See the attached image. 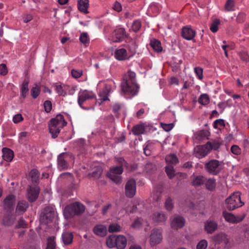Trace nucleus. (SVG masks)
<instances>
[{"label":"nucleus","mask_w":249,"mask_h":249,"mask_svg":"<svg viewBox=\"0 0 249 249\" xmlns=\"http://www.w3.org/2000/svg\"><path fill=\"white\" fill-rule=\"evenodd\" d=\"M145 170L147 172L152 173L157 170V167L154 163L147 162L145 165Z\"/></svg>","instance_id":"3c124183"},{"label":"nucleus","mask_w":249,"mask_h":249,"mask_svg":"<svg viewBox=\"0 0 249 249\" xmlns=\"http://www.w3.org/2000/svg\"><path fill=\"white\" fill-rule=\"evenodd\" d=\"M123 172V168L122 166H117L113 167L109 169V173H114L116 174H122Z\"/></svg>","instance_id":"603ef678"},{"label":"nucleus","mask_w":249,"mask_h":249,"mask_svg":"<svg viewBox=\"0 0 249 249\" xmlns=\"http://www.w3.org/2000/svg\"><path fill=\"white\" fill-rule=\"evenodd\" d=\"M66 154V153H62L58 157V166L61 169H67L69 166L68 162L64 160V156Z\"/></svg>","instance_id":"b1692460"},{"label":"nucleus","mask_w":249,"mask_h":249,"mask_svg":"<svg viewBox=\"0 0 249 249\" xmlns=\"http://www.w3.org/2000/svg\"><path fill=\"white\" fill-rule=\"evenodd\" d=\"M206 181V179L202 176H197L194 178L192 184L195 186H200L203 184Z\"/></svg>","instance_id":"2f4dec72"},{"label":"nucleus","mask_w":249,"mask_h":249,"mask_svg":"<svg viewBox=\"0 0 249 249\" xmlns=\"http://www.w3.org/2000/svg\"><path fill=\"white\" fill-rule=\"evenodd\" d=\"M239 55L241 60L246 63L249 62V55L247 53L242 52L239 53Z\"/></svg>","instance_id":"680f3d73"},{"label":"nucleus","mask_w":249,"mask_h":249,"mask_svg":"<svg viewBox=\"0 0 249 249\" xmlns=\"http://www.w3.org/2000/svg\"><path fill=\"white\" fill-rule=\"evenodd\" d=\"M40 90L37 87H33L31 90V95L33 98L36 99L39 95Z\"/></svg>","instance_id":"4d7b16f0"},{"label":"nucleus","mask_w":249,"mask_h":249,"mask_svg":"<svg viewBox=\"0 0 249 249\" xmlns=\"http://www.w3.org/2000/svg\"><path fill=\"white\" fill-rule=\"evenodd\" d=\"M207 145L209 149V151L213 149L214 150H217L220 147L221 143L217 140H214L212 142H208L207 143Z\"/></svg>","instance_id":"c9c22d12"},{"label":"nucleus","mask_w":249,"mask_h":249,"mask_svg":"<svg viewBox=\"0 0 249 249\" xmlns=\"http://www.w3.org/2000/svg\"><path fill=\"white\" fill-rule=\"evenodd\" d=\"M217 223L214 221L208 220L205 223V230L208 233H213L217 230Z\"/></svg>","instance_id":"a211bd4d"},{"label":"nucleus","mask_w":249,"mask_h":249,"mask_svg":"<svg viewBox=\"0 0 249 249\" xmlns=\"http://www.w3.org/2000/svg\"><path fill=\"white\" fill-rule=\"evenodd\" d=\"M115 57L119 60H124L126 58V51L124 49H121L115 52Z\"/></svg>","instance_id":"c756f323"},{"label":"nucleus","mask_w":249,"mask_h":249,"mask_svg":"<svg viewBox=\"0 0 249 249\" xmlns=\"http://www.w3.org/2000/svg\"><path fill=\"white\" fill-rule=\"evenodd\" d=\"M164 206L166 209L168 211H171L174 208L173 200L170 196H168L165 200Z\"/></svg>","instance_id":"09e8293b"},{"label":"nucleus","mask_w":249,"mask_h":249,"mask_svg":"<svg viewBox=\"0 0 249 249\" xmlns=\"http://www.w3.org/2000/svg\"><path fill=\"white\" fill-rule=\"evenodd\" d=\"M209 152V149L206 143L202 145H198L194 149L196 156L199 159L205 157Z\"/></svg>","instance_id":"f8f14e48"},{"label":"nucleus","mask_w":249,"mask_h":249,"mask_svg":"<svg viewBox=\"0 0 249 249\" xmlns=\"http://www.w3.org/2000/svg\"><path fill=\"white\" fill-rule=\"evenodd\" d=\"M89 7V0H78L77 4L78 9L84 14L89 13L88 9Z\"/></svg>","instance_id":"6ab92c4d"},{"label":"nucleus","mask_w":249,"mask_h":249,"mask_svg":"<svg viewBox=\"0 0 249 249\" xmlns=\"http://www.w3.org/2000/svg\"><path fill=\"white\" fill-rule=\"evenodd\" d=\"M110 91V89L108 88L107 86H105V87L103 89L102 91L100 93L99 96L101 97V100L103 101H106L108 100V95Z\"/></svg>","instance_id":"79ce46f5"},{"label":"nucleus","mask_w":249,"mask_h":249,"mask_svg":"<svg viewBox=\"0 0 249 249\" xmlns=\"http://www.w3.org/2000/svg\"><path fill=\"white\" fill-rule=\"evenodd\" d=\"M28 203L25 200L19 201L17 206L16 212L19 214H22L25 213L28 208Z\"/></svg>","instance_id":"4be33fe9"},{"label":"nucleus","mask_w":249,"mask_h":249,"mask_svg":"<svg viewBox=\"0 0 249 249\" xmlns=\"http://www.w3.org/2000/svg\"><path fill=\"white\" fill-rule=\"evenodd\" d=\"M39 194V188L38 186L32 187L29 186L27 188V197L28 200L33 202L38 198Z\"/></svg>","instance_id":"1a4fd4ad"},{"label":"nucleus","mask_w":249,"mask_h":249,"mask_svg":"<svg viewBox=\"0 0 249 249\" xmlns=\"http://www.w3.org/2000/svg\"><path fill=\"white\" fill-rule=\"evenodd\" d=\"M222 215L226 221L232 223H237L241 222L245 217V216H235L232 213H228L226 211L223 212Z\"/></svg>","instance_id":"9d476101"},{"label":"nucleus","mask_w":249,"mask_h":249,"mask_svg":"<svg viewBox=\"0 0 249 249\" xmlns=\"http://www.w3.org/2000/svg\"><path fill=\"white\" fill-rule=\"evenodd\" d=\"M55 87L57 92L59 95L64 96L66 94V92L64 91L61 85H55Z\"/></svg>","instance_id":"bf43d9fd"},{"label":"nucleus","mask_w":249,"mask_h":249,"mask_svg":"<svg viewBox=\"0 0 249 249\" xmlns=\"http://www.w3.org/2000/svg\"><path fill=\"white\" fill-rule=\"evenodd\" d=\"M62 238L65 245H70L72 243L73 235L72 233L71 232H64L62 234Z\"/></svg>","instance_id":"412c9836"},{"label":"nucleus","mask_w":249,"mask_h":249,"mask_svg":"<svg viewBox=\"0 0 249 249\" xmlns=\"http://www.w3.org/2000/svg\"><path fill=\"white\" fill-rule=\"evenodd\" d=\"M29 176L32 179V182L36 183L38 181L39 173L37 170L33 169L30 171Z\"/></svg>","instance_id":"ea45409f"},{"label":"nucleus","mask_w":249,"mask_h":249,"mask_svg":"<svg viewBox=\"0 0 249 249\" xmlns=\"http://www.w3.org/2000/svg\"><path fill=\"white\" fill-rule=\"evenodd\" d=\"M93 231L95 234L102 237L106 236L107 233L106 227L102 225L95 227Z\"/></svg>","instance_id":"bb28decb"},{"label":"nucleus","mask_w":249,"mask_h":249,"mask_svg":"<svg viewBox=\"0 0 249 249\" xmlns=\"http://www.w3.org/2000/svg\"><path fill=\"white\" fill-rule=\"evenodd\" d=\"M8 73V69L6 64H1L0 65V74L5 75Z\"/></svg>","instance_id":"e2e57ef3"},{"label":"nucleus","mask_w":249,"mask_h":249,"mask_svg":"<svg viewBox=\"0 0 249 249\" xmlns=\"http://www.w3.org/2000/svg\"><path fill=\"white\" fill-rule=\"evenodd\" d=\"M44 107L46 112H50L52 109V102L50 100H46L44 103Z\"/></svg>","instance_id":"6e6d98bb"},{"label":"nucleus","mask_w":249,"mask_h":249,"mask_svg":"<svg viewBox=\"0 0 249 249\" xmlns=\"http://www.w3.org/2000/svg\"><path fill=\"white\" fill-rule=\"evenodd\" d=\"M47 247L46 249H55L56 244L55 237L54 236H50L47 238Z\"/></svg>","instance_id":"f704fd0d"},{"label":"nucleus","mask_w":249,"mask_h":249,"mask_svg":"<svg viewBox=\"0 0 249 249\" xmlns=\"http://www.w3.org/2000/svg\"><path fill=\"white\" fill-rule=\"evenodd\" d=\"M165 161L169 164H176L178 162V159L174 154H170L165 157Z\"/></svg>","instance_id":"473e14b6"},{"label":"nucleus","mask_w":249,"mask_h":249,"mask_svg":"<svg viewBox=\"0 0 249 249\" xmlns=\"http://www.w3.org/2000/svg\"><path fill=\"white\" fill-rule=\"evenodd\" d=\"M195 71L200 80L203 78V69L200 67H196L195 68Z\"/></svg>","instance_id":"69168bd1"},{"label":"nucleus","mask_w":249,"mask_h":249,"mask_svg":"<svg viewBox=\"0 0 249 249\" xmlns=\"http://www.w3.org/2000/svg\"><path fill=\"white\" fill-rule=\"evenodd\" d=\"M116 236L117 235L112 234L107 237L106 239V244L110 248L116 247Z\"/></svg>","instance_id":"7c9ffc66"},{"label":"nucleus","mask_w":249,"mask_h":249,"mask_svg":"<svg viewBox=\"0 0 249 249\" xmlns=\"http://www.w3.org/2000/svg\"><path fill=\"white\" fill-rule=\"evenodd\" d=\"M126 244L127 240L124 236L117 235L116 247L117 249H124L126 247Z\"/></svg>","instance_id":"aec40b11"},{"label":"nucleus","mask_w":249,"mask_h":249,"mask_svg":"<svg viewBox=\"0 0 249 249\" xmlns=\"http://www.w3.org/2000/svg\"><path fill=\"white\" fill-rule=\"evenodd\" d=\"M107 175L109 178L116 184H119L122 182V178L120 176V174L108 172Z\"/></svg>","instance_id":"72a5a7b5"},{"label":"nucleus","mask_w":249,"mask_h":249,"mask_svg":"<svg viewBox=\"0 0 249 249\" xmlns=\"http://www.w3.org/2000/svg\"><path fill=\"white\" fill-rule=\"evenodd\" d=\"M85 211V206L79 202H75L67 206L64 210V216L69 219L75 215L83 213Z\"/></svg>","instance_id":"f03ea898"},{"label":"nucleus","mask_w":249,"mask_h":249,"mask_svg":"<svg viewBox=\"0 0 249 249\" xmlns=\"http://www.w3.org/2000/svg\"><path fill=\"white\" fill-rule=\"evenodd\" d=\"M206 171L212 175H217L222 170V162L217 160H212L204 164Z\"/></svg>","instance_id":"20e7f679"},{"label":"nucleus","mask_w":249,"mask_h":249,"mask_svg":"<svg viewBox=\"0 0 249 249\" xmlns=\"http://www.w3.org/2000/svg\"><path fill=\"white\" fill-rule=\"evenodd\" d=\"M79 40L81 43L86 45L89 42V37L87 33H82L80 36Z\"/></svg>","instance_id":"8fccbe9b"},{"label":"nucleus","mask_w":249,"mask_h":249,"mask_svg":"<svg viewBox=\"0 0 249 249\" xmlns=\"http://www.w3.org/2000/svg\"><path fill=\"white\" fill-rule=\"evenodd\" d=\"M205 186L207 189L209 191H213L216 187V181L214 178H209L205 182Z\"/></svg>","instance_id":"4c0bfd02"},{"label":"nucleus","mask_w":249,"mask_h":249,"mask_svg":"<svg viewBox=\"0 0 249 249\" xmlns=\"http://www.w3.org/2000/svg\"><path fill=\"white\" fill-rule=\"evenodd\" d=\"M162 239L161 232L157 230L154 229L152 231L150 236V243L152 246L159 244Z\"/></svg>","instance_id":"ddd939ff"},{"label":"nucleus","mask_w":249,"mask_h":249,"mask_svg":"<svg viewBox=\"0 0 249 249\" xmlns=\"http://www.w3.org/2000/svg\"><path fill=\"white\" fill-rule=\"evenodd\" d=\"M213 241L215 244L219 245L222 243L227 245L229 242L227 235L223 232H220L213 237Z\"/></svg>","instance_id":"4468645a"},{"label":"nucleus","mask_w":249,"mask_h":249,"mask_svg":"<svg viewBox=\"0 0 249 249\" xmlns=\"http://www.w3.org/2000/svg\"><path fill=\"white\" fill-rule=\"evenodd\" d=\"M122 91L125 94L133 96L138 90V86L136 82L124 79L121 84Z\"/></svg>","instance_id":"423d86ee"},{"label":"nucleus","mask_w":249,"mask_h":249,"mask_svg":"<svg viewBox=\"0 0 249 249\" xmlns=\"http://www.w3.org/2000/svg\"><path fill=\"white\" fill-rule=\"evenodd\" d=\"M121 230V226L116 223H112L110 224L108 228V231L109 232H115L120 231Z\"/></svg>","instance_id":"de8ad7c7"},{"label":"nucleus","mask_w":249,"mask_h":249,"mask_svg":"<svg viewBox=\"0 0 249 249\" xmlns=\"http://www.w3.org/2000/svg\"><path fill=\"white\" fill-rule=\"evenodd\" d=\"M198 102L202 105H208L210 102L209 97L207 94H203L199 97Z\"/></svg>","instance_id":"c03bdc74"},{"label":"nucleus","mask_w":249,"mask_h":249,"mask_svg":"<svg viewBox=\"0 0 249 249\" xmlns=\"http://www.w3.org/2000/svg\"><path fill=\"white\" fill-rule=\"evenodd\" d=\"M136 192V183L133 178L129 179L125 186V195L127 197L132 198Z\"/></svg>","instance_id":"0eeeda50"},{"label":"nucleus","mask_w":249,"mask_h":249,"mask_svg":"<svg viewBox=\"0 0 249 249\" xmlns=\"http://www.w3.org/2000/svg\"><path fill=\"white\" fill-rule=\"evenodd\" d=\"M182 37L187 40H192L195 36L196 32L190 28L183 27L182 29Z\"/></svg>","instance_id":"f3484780"},{"label":"nucleus","mask_w":249,"mask_h":249,"mask_svg":"<svg viewBox=\"0 0 249 249\" xmlns=\"http://www.w3.org/2000/svg\"><path fill=\"white\" fill-rule=\"evenodd\" d=\"M153 219L156 222H164L166 220V216L163 213H158L154 214Z\"/></svg>","instance_id":"37998d69"},{"label":"nucleus","mask_w":249,"mask_h":249,"mask_svg":"<svg viewBox=\"0 0 249 249\" xmlns=\"http://www.w3.org/2000/svg\"><path fill=\"white\" fill-rule=\"evenodd\" d=\"M185 224L184 218L180 216L175 217L171 223V228L174 230H178L182 228Z\"/></svg>","instance_id":"2eb2a0df"},{"label":"nucleus","mask_w":249,"mask_h":249,"mask_svg":"<svg viewBox=\"0 0 249 249\" xmlns=\"http://www.w3.org/2000/svg\"><path fill=\"white\" fill-rule=\"evenodd\" d=\"M103 172V169L100 166H96L93 169V171L91 173L88 174L89 177L93 178L95 179L99 178L101 176Z\"/></svg>","instance_id":"c85d7f7f"},{"label":"nucleus","mask_w":249,"mask_h":249,"mask_svg":"<svg viewBox=\"0 0 249 249\" xmlns=\"http://www.w3.org/2000/svg\"><path fill=\"white\" fill-rule=\"evenodd\" d=\"M220 24V20L219 19L215 18L213 20L212 23L211 24L210 29L213 33L216 32L218 30V25Z\"/></svg>","instance_id":"a19ab883"},{"label":"nucleus","mask_w":249,"mask_h":249,"mask_svg":"<svg viewBox=\"0 0 249 249\" xmlns=\"http://www.w3.org/2000/svg\"><path fill=\"white\" fill-rule=\"evenodd\" d=\"M162 192V186L160 185L157 186L152 194L153 199L156 201L160 200L161 198Z\"/></svg>","instance_id":"393cba45"},{"label":"nucleus","mask_w":249,"mask_h":249,"mask_svg":"<svg viewBox=\"0 0 249 249\" xmlns=\"http://www.w3.org/2000/svg\"><path fill=\"white\" fill-rule=\"evenodd\" d=\"M165 172L170 179L173 178L175 176V171L171 165H168L165 167Z\"/></svg>","instance_id":"49530a36"},{"label":"nucleus","mask_w":249,"mask_h":249,"mask_svg":"<svg viewBox=\"0 0 249 249\" xmlns=\"http://www.w3.org/2000/svg\"><path fill=\"white\" fill-rule=\"evenodd\" d=\"M141 23L139 20L135 21L132 25V29L135 32L139 31L140 30V29L141 28Z\"/></svg>","instance_id":"052dcab7"},{"label":"nucleus","mask_w":249,"mask_h":249,"mask_svg":"<svg viewBox=\"0 0 249 249\" xmlns=\"http://www.w3.org/2000/svg\"><path fill=\"white\" fill-rule=\"evenodd\" d=\"M231 152L235 155H239L241 153V150L237 145H233L231 147Z\"/></svg>","instance_id":"13d9d810"},{"label":"nucleus","mask_w":249,"mask_h":249,"mask_svg":"<svg viewBox=\"0 0 249 249\" xmlns=\"http://www.w3.org/2000/svg\"><path fill=\"white\" fill-rule=\"evenodd\" d=\"M150 45L153 50L158 53L161 52L162 50L161 43L157 39H151Z\"/></svg>","instance_id":"cd10ccee"},{"label":"nucleus","mask_w":249,"mask_h":249,"mask_svg":"<svg viewBox=\"0 0 249 249\" xmlns=\"http://www.w3.org/2000/svg\"><path fill=\"white\" fill-rule=\"evenodd\" d=\"M72 76L74 78H78L80 77L82 75V71H78L74 69H72L71 71Z\"/></svg>","instance_id":"0e129e2a"},{"label":"nucleus","mask_w":249,"mask_h":249,"mask_svg":"<svg viewBox=\"0 0 249 249\" xmlns=\"http://www.w3.org/2000/svg\"><path fill=\"white\" fill-rule=\"evenodd\" d=\"M54 216V211L53 207L46 206L42 211L39 221L42 224L46 225L52 222Z\"/></svg>","instance_id":"39448f33"},{"label":"nucleus","mask_w":249,"mask_h":249,"mask_svg":"<svg viewBox=\"0 0 249 249\" xmlns=\"http://www.w3.org/2000/svg\"><path fill=\"white\" fill-rule=\"evenodd\" d=\"M218 126H225L224 121L223 120L218 119V120H216V121H214V122L213 123V127L215 128H218Z\"/></svg>","instance_id":"774afa93"},{"label":"nucleus","mask_w":249,"mask_h":249,"mask_svg":"<svg viewBox=\"0 0 249 249\" xmlns=\"http://www.w3.org/2000/svg\"><path fill=\"white\" fill-rule=\"evenodd\" d=\"M2 158L7 161H11L14 158V152L9 148L4 147L2 149Z\"/></svg>","instance_id":"5701e85b"},{"label":"nucleus","mask_w":249,"mask_h":249,"mask_svg":"<svg viewBox=\"0 0 249 249\" xmlns=\"http://www.w3.org/2000/svg\"><path fill=\"white\" fill-rule=\"evenodd\" d=\"M27 224L26 223L24 219L21 217L18 220L17 224L16 225V228H26L27 227Z\"/></svg>","instance_id":"864d4df0"},{"label":"nucleus","mask_w":249,"mask_h":249,"mask_svg":"<svg viewBox=\"0 0 249 249\" xmlns=\"http://www.w3.org/2000/svg\"><path fill=\"white\" fill-rule=\"evenodd\" d=\"M160 124L161 126H162V128L166 131H169L173 128L174 126L173 124L172 123L168 124L161 123Z\"/></svg>","instance_id":"338daca9"},{"label":"nucleus","mask_w":249,"mask_h":249,"mask_svg":"<svg viewBox=\"0 0 249 249\" xmlns=\"http://www.w3.org/2000/svg\"><path fill=\"white\" fill-rule=\"evenodd\" d=\"M234 1L233 0H227L224 9L227 11H231L234 10Z\"/></svg>","instance_id":"a18cd8bd"},{"label":"nucleus","mask_w":249,"mask_h":249,"mask_svg":"<svg viewBox=\"0 0 249 249\" xmlns=\"http://www.w3.org/2000/svg\"><path fill=\"white\" fill-rule=\"evenodd\" d=\"M145 128L144 126L141 124H138L133 127L132 132L135 135H139L144 133Z\"/></svg>","instance_id":"e433bc0d"},{"label":"nucleus","mask_w":249,"mask_h":249,"mask_svg":"<svg viewBox=\"0 0 249 249\" xmlns=\"http://www.w3.org/2000/svg\"><path fill=\"white\" fill-rule=\"evenodd\" d=\"M207 246V241L203 239L198 242L196 246V249H206Z\"/></svg>","instance_id":"5fc2aeb1"},{"label":"nucleus","mask_w":249,"mask_h":249,"mask_svg":"<svg viewBox=\"0 0 249 249\" xmlns=\"http://www.w3.org/2000/svg\"><path fill=\"white\" fill-rule=\"evenodd\" d=\"M67 124L64 120V116L61 114H58L54 118L52 119L49 124V132L51 134L53 138H56L60 133V129Z\"/></svg>","instance_id":"f257e3e1"},{"label":"nucleus","mask_w":249,"mask_h":249,"mask_svg":"<svg viewBox=\"0 0 249 249\" xmlns=\"http://www.w3.org/2000/svg\"><path fill=\"white\" fill-rule=\"evenodd\" d=\"M15 202L16 196L13 195H9L3 200L2 207L7 211H11L14 209Z\"/></svg>","instance_id":"6e6552de"},{"label":"nucleus","mask_w":249,"mask_h":249,"mask_svg":"<svg viewBox=\"0 0 249 249\" xmlns=\"http://www.w3.org/2000/svg\"><path fill=\"white\" fill-rule=\"evenodd\" d=\"M94 96L91 92H89L87 90H84L79 93L78 96V102L79 105L82 107L83 103L87 100L93 99Z\"/></svg>","instance_id":"dca6fc26"},{"label":"nucleus","mask_w":249,"mask_h":249,"mask_svg":"<svg viewBox=\"0 0 249 249\" xmlns=\"http://www.w3.org/2000/svg\"><path fill=\"white\" fill-rule=\"evenodd\" d=\"M226 207L229 211H232L235 209L242 206L244 204L241 201L240 194L236 192L228 197L226 200Z\"/></svg>","instance_id":"7ed1b4c3"},{"label":"nucleus","mask_w":249,"mask_h":249,"mask_svg":"<svg viewBox=\"0 0 249 249\" xmlns=\"http://www.w3.org/2000/svg\"><path fill=\"white\" fill-rule=\"evenodd\" d=\"M16 220V217L14 215L7 213L5 214L2 220L3 224L6 226H11L13 225Z\"/></svg>","instance_id":"a878e982"},{"label":"nucleus","mask_w":249,"mask_h":249,"mask_svg":"<svg viewBox=\"0 0 249 249\" xmlns=\"http://www.w3.org/2000/svg\"><path fill=\"white\" fill-rule=\"evenodd\" d=\"M29 81L24 80L21 86V96L23 98H25L28 94L29 88H28Z\"/></svg>","instance_id":"58836bf2"},{"label":"nucleus","mask_w":249,"mask_h":249,"mask_svg":"<svg viewBox=\"0 0 249 249\" xmlns=\"http://www.w3.org/2000/svg\"><path fill=\"white\" fill-rule=\"evenodd\" d=\"M126 37V32L124 28H120L114 31L112 41L114 42H120Z\"/></svg>","instance_id":"9b49d317"}]
</instances>
